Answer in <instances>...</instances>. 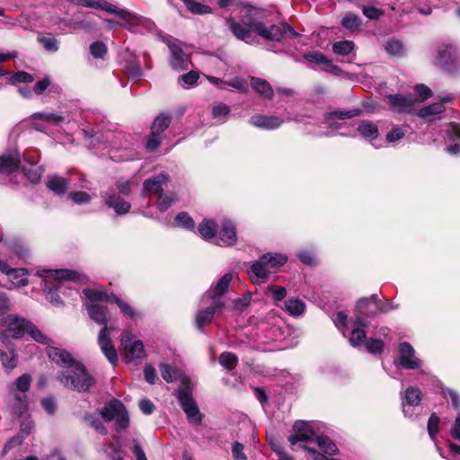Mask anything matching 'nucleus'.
I'll return each mask as SVG.
<instances>
[{
	"label": "nucleus",
	"instance_id": "nucleus-38",
	"mask_svg": "<svg viewBox=\"0 0 460 460\" xmlns=\"http://www.w3.org/2000/svg\"><path fill=\"white\" fill-rule=\"evenodd\" d=\"M304 58L307 61L324 66V69L326 71H333L337 69V66H334L323 53L319 51L306 53L304 55Z\"/></svg>",
	"mask_w": 460,
	"mask_h": 460
},
{
	"label": "nucleus",
	"instance_id": "nucleus-10",
	"mask_svg": "<svg viewBox=\"0 0 460 460\" xmlns=\"http://www.w3.org/2000/svg\"><path fill=\"white\" fill-rule=\"evenodd\" d=\"M31 377L29 374H23L19 376L10 391L18 405L15 407L14 411L17 415L23 414L28 408L27 392L31 387Z\"/></svg>",
	"mask_w": 460,
	"mask_h": 460
},
{
	"label": "nucleus",
	"instance_id": "nucleus-37",
	"mask_svg": "<svg viewBox=\"0 0 460 460\" xmlns=\"http://www.w3.org/2000/svg\"><path fill=\"white\" fill-rule=\"evenodd\" d=\"M198 230L199 234L205 240H210L216 238L217 233V225L212 219L205 218L199 225Z\"/></svg>",
	"mask_w": 460,
	"mask_h": 460
},
{
	"label": "nucleus",
	"instance_id": "nucleus-28",
	"mask_svg": "<svg viewBox=\"0 0 460 460\" xmlns=\"http://www.w3.org/2000/svg\"><path fill=\"white\" fill-rule=\"evenodd\" d=\"M249 123L261 129L273 130L279 128L284 123V119L274 115L255 114L250 118Z\"/></svg>",
	"mask_w": 460,
	"mask_h": 460
},
{
	"label": "nucleus",
	"instance_id": "nucleus-24",
	"mask_svg": "<svg viewBox=\"0 0 460 460\" xmlns=\"http://www.w3.org/2000/svg\"><path fill=\"white\" fill-rule=\"evenodd\" d=\"M72 3L84 7L104 10L109 13L117 15L119 18H124L128 15L127 10L119 9L112 4L108 3L106 0H72Z\"/></svg>",
	"mask_w": 460,
	"mask_h": 460
},
{
	"label": "nucleus",
	"instance_id": "nucleus-64",
	"mask_svg": "<svg viewBox=\"0 0 460 460\" xmlns=\"http://www.w3.org/2000/svg\"><path fill=\"white\" fill-rule=\"evenodd\" d=\"M69 198L73 200L74 203L82 205L87 204L92 200L91 195L84 191H75L69 194Z\"/></svg>",
	"mask_w": 460,
	"mask_h": 460
},
{
	"label": "nucleus",
	"instance_id": "nucleus-1",
	"mask_svg": "<svg viewBox=\"0 0 460 460\" xmlns=\"http://www.w3.org/2000/svg\"><path fill=\"white\" fill-rule=\"evenodd\" d=\"M258 13L259 10L257 8L244 5L240 11L242 23L229 18L226 20V25L238 40L248 44L255 43L257 36L268 41L279 43L300 38V35L288 23L270 25V27L265 26L256 18Z\"/></svg>",
	"mask_w": 460,
	"mask_h": 460
},
{
	"label": "nucleus",
	"instance_id": "nucleus-13",
	"mask_svg": "<svg viewBox=\"0 0 460 460\" xmlns=\"http://www.w3.org/2000/svg\"><path fill=\"white\" fill-rule=\"evenodd\" d=\"M322 433L321 431L318 434L315 441L323 453L306 445L303 446V448L310 455L313 460H332L330 459V456L337 453L338 447L327 436Z\"/></svg>",
	"mask_w": 460,
	"mask_h": 460
},
{
	"label": "nucleus",
	"instance_id": "nucleus-61",
	"mask_svg": "<svg viewBox=\"0 0 460 460\" xmlns=\"http://www.w3.org/2000/svg\"><path fill=\"white\" fill-rule=\"evenodd\" d=\"M90 53L95 58H103L107 54V47L102 41H95L90 45Z\"/></svg>",
	"mask_w": 460,
	"mask_h": 460
},
{
	"label": "nucleus",
	"instance_id": "nucleus-8",
	"mask_svg": "<svg viewBox=\"0 0 460 460\" xmlns=\"http://www.w3.org/2000/svg\"><path fill=\"white\" fill-rule=\"evenodd\" d=\"M324 425L316 421L296 420L293 425V434L288 437L289 443L294 446L297 442L308 443L315 440Z\"/></svg>",
	"mask_w": 460,
	"mask_h": 460
},
{
	"label": "nucleus",
	"instance_id": "nucleus-50",
	"mask_svg": "<svg viewBox=\"0 0 460 460\" xmlns=\"http://www.w3.org/2000/svg\"><path fill=\"white\" fill-rule=\"evenodd\" d=\"M355 48V44L351 40H341L332 44V50L337 55L345 56L349 54Z\"/></svg>",
	"mask_w": 460,
	"mask_h": 460
},
{
	"label": "nucleus",
	"instance_id": "nucleus-21",
	"mask_svg": "<svg viewBox=\"0 0 460 460\" xmlns=\"http://www.w3.org/2000/svg\"><path fill=\"white\" fill-rule=\"evenodd\" d=\"M128 16L121 18L124 22V27L133 30L136 32L144 33L145 31H153L155 24L150 19L139 16L136 13L128 11Z\"/></svg>",
	"mask_w": 460,
	"mask_h": 460
},
{
	"label": "nucleus",
	"instance_id": "nucleus-14",
	"mask_svg": "<svg viewBox=\"0 0 460 460\" xmlns=\"http://www.w3.org/2000/svg\"><path fill=\"white\" fill-rule=\"evenodd\" d=\"M207 301L208 302H206L205 304H209V305H208L205 308L199 309L197 312L195 317L197 328L201 332L203 331V328L206 325L209 324L212 322L214 315L217 313H220L225 307V303L220 298L216 297L213 299V301Z\"/></svg>",
	"mask_w": 460,
	"mask_h": 460
},
{
	"label": "nucleus",
	"instance_id": "nucleus-25",
	"mask_svg": "<svg viewBox=\"0 0 460 460\" xmlns=\"http://www.w3.org/2000/svg\"><path fill=\"white\" fill-rule=\"evenodd\" d=\"M390 110L398 113H411L415 101L409 96L402 94H389L386 96Z\"/></svg>",
	"mask_w": 460,
	"mask_h": 460
},
{
	"label": "nucleus",
	"instance_id": "nucleus-62",
	"mask_svg": "<svg viewBox=\"0 0 460 460\" xmlns=\"http://www.w3.org/2000/svg\"><path fill=\"white\" fill-rule=\"evenodd\" d=\"M439 418L436 413H432L428 421V432L432 440H435L438 432Z\"/></svg>",
	"mask_w": 460,
	"mask_h": 460
},
{
	"label": "nucleus",
	"instance_id": "nucleus-26",
	"mask_svg": "<svg viewBox=\"0 0 460 460\" xmlns=\"http://www.w3.org/2000/svg\"><path fill=\"white\" fill-rule=\"evenodd\" d=\"M447 146L446 152L450 155H460V143H456V140H460V124L456 122H450L446 129Z\"/></svg>",
	"mask_w": 460,
	"mask_h": 460
},
{
	"label": "nucleus",
	"instance_id": "nucleus-48",
	"mask_svg": "<svg viewBox=\"0 0 460 460\" xmlns=\"http://www.w3.org/2000/svg\"><path fill=\"white\" fill-rule=\"evenodd\" d=\"M385 49L392 56H403L405 53L402 42L395 39L387 40L385 44Z\"/></svg>",
	"mask_w": 460,
	"mask_h": 460
},
{
	"label": "nucleus",
	"instance_id": "nucleus-2",
	"mask_svg": "<svg viewBox=\"0 0 460 460\" xmlns=\"http://www.w3.org/2000/svg\"><path fill=\"white\" fill-rule=\"evenodd\" d=\"M49 358L66 370L59 371L58 380L66 388L79 393L88 391L94 384V378L87 372L84 366L73 358L66 349L49 346L47 349Z\"/></svg>",
	"mask_w": 460,
	"mask_h": 460
},
{
	"label": "nucleus",
	"instance_id": "nucleus-30",
	"mask_svg": "<svg viewBox=\"0 0 460 460\" xmlns=\"http://www.w3.org/2000/svg\"><path fill=\"white\" fill-rule=\"evenodd\" d=\"M352 330L349 341L351 346L358 347L366 341L367 322L360 315H357L351 322Z\"/></svg>",
	"mask_w": 460,
	"mask_h": 460
},
{
	"label": "nucleus",
	"instance_id": "nucleus-49",
	"mask_svg": "<svg viewBox=\"0 0 460 460\" xmlns=\"http://www.w3.org/2000/svg\"><path fill=\"white\" fill-rule=\"evenodd\" d=\"M360 113H361V110H359V109H353V110L344 111H333V112L328 113L326 115V120L331 123L333 119H350V118L360 115Z\"/></svg>",
	"mask_w": 460,
	"mask_h": 460
},
{
	"label": "nucleus",
	"instance_id": "nucleus-20",
	"mask_svg": "<svg viewBox=\"0 0 460 460\" xmlns=\"http://www.w3.org/2000/svg\"><path fill=\"white\" fill-rule=\"evenodd\" d=\"M168 181L169 176L164 172L146 180L143 184V195L158 197L164 193V189Z\"/></svg>",
	"mask_w": 460,
	"mask_h": 460
},
{
	"label": "nucleus",
	"instance_id": "nucleus-16",
	"mask_svg": "<svg viewBox=\"0 0 460 460\" xmlns=\"http://www.w3.org/2000/svg\"><path fill=\"white\" fill-rule=\"evenodd\" d=\"M121 345L125 358L128 361L142 359L146 357L143 342L139 340H134L128 333H124L121 336Z\"/></svg>",
	"mask_w": 460,
	"mask_h": 460
},
{
	"label": "nucleus",
	"instance_id": "nucleus-3",
	"mask_svg": "<svg viewBox=\"0 0 460 460\" xmlns=\"http://www.w3.org/2000/svg\"><path fill=\"white\" fill-rule=\"evenodd\" d=\"M37 274L43 278V290L46 298L55 306L61 305L59 293L66 295V290L72 291L69 283H84L86 277L76 270H40Z\"/></svg>",
	"mask_w": 460,
	"mask_h": 460
},
{
	"label": "nucleus",
	"instance_id": "nucleus-36",
	"mask_svg": "<svg viewBox=\"0 0 460 460\" xmlns=\"http://www.w3.org/2000/svg\"><path fill=\"white\" fill-rule=\"evenodd\" d=\"M46 185L55 194L61 195L66 191L68 181L58 175H52L48 178Z\"/></svg>",
	"mask_w": 460,
	"mask_h": 460
},
{
	"label": "nucleus",
	"instance_id": "nucleus-42",
	"mask_svg": "<svg viewBox=\"0 0 460 460\" xmlns=\"http://www.w3.org/2000/svg\"><path fill=\"white\" fill-rule=\"evenodd\" d=\"M83 293L88 299L85 304H102L103 301L109 299L107 292L101 289L84 288Z\"/></svg>",
	"mask_w": 460,
	"mask_h": 460
},
{
	"label": "nucleus",
	"instance_id": "nucleus-27",
	"mask_svg": "<svg viewBox=\"0 0 460 460\" xmlns=\"http://www.w3.org/2000/svg\"><path fill=\"white\" fill-rule=\"evenodd\" d=\"M170 66L173 70L182 71L188 69V55L175 43L169 41Z\"/></svg>",
	"mask_w": 460,
	"mask_h": 460
},
{
	"label": "nucleus",
	"instance_id": "nucleus-58",
	"mask_svg": "<svg viewBox=\"0 0 460 460\" xmlns=\"http://www.w3.org/2000/svg\"><path fill=\"white\" fill-rule=\"evenodd\" d=\"M39 42L49 52H56L58 50L59 42L53 36L40 37Z\"/></svg>",
	"mask_w": 460,
	"mask_h": 460
},
{
	"label": "nucleus",
	"instance_id": "nucleus-33",
	"mask_svg": "<svg viewBox=\"0 0 460 460\" xmlns=\"http://www.w3.org/2000/svg\"><path fill=\"white\" fill-rule=\"evenodd\" d=\"M249 274L252 281L255 284L264 282L269 278L270 270L261 256L252 263Z\"/></svg>",
	"mask_w": 460,
	"mask_h": 460
},
{
	"label": "nucleus",
	"instance_id": "nucleus-7",
	"mask_svg": "<svg viewBox=\"0 0 460 460\" xmlns=\"http://www.w3.org/2000/svg\"><path fill=\"white\" fill-rule=\"evenodd\" d=\"M437 63L448 74L460 72V50L454 44H441L437 50Z\"/></svg>",
	"mask_w": 460,
	"mask_h": 460
},
{
	"label": "nucleus",
	"instance_id": "nucleus-9",
	"mask_svg": "<svg viewBox=\"0 0 460 460\" xmlns=\"http://www.w3.org/2000/svg\"><path fill=\"white\" fill-rule=\"evenodd\" d=\"M178 401L190 422L200 424L202 414L191 394L190 384H183L177 392Z\"/></svg>",
	"mask_w": 460,
	"mask_h": 460
},
{
	"label": "nucleus",
	"instance_id": "nucleus-11",
	"mask_svg": "<svg viewBox=\"0 0 460 460\" xmlns=\"http://www.w3.org/2000/svg\"><path fill=\"white\" fill-rule=\"evenodd\" d=\"M394 364L404 369L420 370L422 374H427L420 369L422 361L416 356L415 349L409 342H402L398 347V356L394 358Z\"/></svg>",
	"mask_w": 460,
	"mask_h": 460
},
{
	"label": "nucleus",
	"instance_id": "nucleus-57",
	"mask_svg": "<svg viewBox=\"0 0 460 460\" xmlns=\"http://www.w3.org/2000/svg\"><path fill=\"white\" fill-rule=\"evenodd\" d=\"M229 112H230L229 107L223 103L215 105L212 109L213 118L217 119L221 123L226 121V117L228 116Z\"/></svg>",
	"mask_w": 460,
	"mask_h": 460
},
{
	"label": "nucleus",
	"instance_id": "nucleus-5",
	"mask_svg": "<svg viewBox=\"0 0 460 460\" xmlns=\"http://www.w3.org/2000/svg\"><path fill=\"white\" fill-rule=\"evenodd\" d=\"M31 322L17 314L0 313V341H11L10 339H21L27 334Z\"/></svg>",
	"mask_w": 460,
	"mask_h": 460
},
{
	"label": "nucleus",
	"instance_id": "nucleus-34",
	"mask_svg": "<svg viewBox=\"0 0 460 460\" xmlns=\"http://www.w3.org/2000/svg\"><path fill=\"white\" fill-rule=\"evenodd\" d=\"M358 308L361 314H368V313L373 314L376 313V311L387 312L393 307L391 305L378 306L377 297L373 295L370 298L360 299L358 303Z\"/></svg>",
	"mask_w": 460,
	"mask_h": 460
},
{
	"label": "nucleus",
	"instance_id": "nucleus-17",
	"mask_svg": "<svg viewBox=\"0 0 460 460\" xmlns=\"http://www.w3.org/2000/svg\"><path fill=\"white\" fill-rule=\"evenodd\" d=\"M36 152H28L23 155L24 164L21 165L23 174L33 184L40 182L43 173V167L37 164Z\"/></svg>",
	"mask_w": 460,
	"mask_h": 460
},
{
	"label": "nucleus",
	"instance_id": "nucleus-59",
	"mask_svg": "<svg viewBox=\"0 0 460 460\" xmlns=\"http://www.w3.org/2000/svg\"><path fill=\"white\" fill-rule=\"evenodd\" d=\"M199 79V73L197 71H190L179 77L178 83L180 85L189 88L193 86Z\"/></svg>",
	"mask_w": 460,
	"mask_h": 460
},
{
	"label": "nucleus",
	"instance_id": "nucleus-46",
	"mask_svg": "<svg viewBox=\"0 0 460 460\" xmlns=\"http://www.w3.org/2000/svg\"><path fill=\"white\" fill-rule=\"evenodd\" d=\"M27 334H29L35 341L47 345L48 348L53 343V341L43 333L33 323H31Z\"/></svg>",
	"mask_w": 460,
	"mask_h": 460
},
{
	"label": "nucleus",
	"instance_id": "nucleus-18",
	"mask_svg": "<svg viewBox=\"0 0 460 460\" xmlns=\"http://www.w3.org/2000/svg\"><path fill=\"white\" fill-rule=\"evenodd\" d=\"M65 117L60 112H36L31 116V126L38 131L45 132L47 126H58Z\"/></svg>",
	"mask_w": 460,
	"mask_h": 460
},
{
	"label": "nucleus",
	"instance_id": "nucleus-60",
	"mask_svg": "<svg viewBox=\"0 0 460 460\" xmlns=\"http://www.w3.org/2000/svg\"><path fill=\"white\" fill-rule=\"evenodd\" d=\"M114 420L115 428L118 432H120L128 428L129 424V417L125 406H123L122 411Z\"/></svg>",
	"mask_w": 460,
	"mask_h": 460
},
{
	"label": "nucleus",
	"instance_id": "nucleus-41",
	"mask_svg": "<svg viewBox=\"0 0 460 460\" xmlns=\"http://www.w3.org/2000/svg\"><path fill=\"white\" fill-rule=\"evenodd\" d=\"M282 323V319L278 315L274 310L267 313L265 317L261 319V326L264 330L271 329L273 332L279 330V325Z\"/></svg>",
	"mask_w": 460,
	"mask_h": 460
},
{
	"label": "nucleus",
	"instance_id": "nucleus-6",
	"mask_svg": "<svg viewBox=\"0 0 460 460\" xmlns=\"http://www.w3.org/2000/svg\"><path fill=\"white\" fill-rule=\"evenodd\" d=\"M83 134L84 137L89 140V145L93 148L97 147V146L100 144L109 143L111 147V151H109V155L111 160L119 162L129 158L128 155H116L112 154L119 148L117 140L120 139L122 137L120 133L114 134L112 132L107 131L102 135H99L93 128H84Z\"/></svg>",
	"mask_w": 460,
	"mask_h": 460
},
{
	"label": "nucleus",
	"instance_id": "nucleus-54",
	"mask_svg": "<svg viewBox=\"0 0 460 460\" xmlns=\"http://www.w3.org/2000/svg\"><path fill=\"white\" fill-rule=\"evenodd\" d=\"M186 7L193 14L202 15L212 13V8L210 6L196 2L194 0L190 3H187Z\"/></svg>",
	"mask_w": 460,
	"mask_h": 460
},
{
	"label": "nucleus",
	"instance_id": "nucleus-52",
	"mask_svg": "<svg viewBox=\"0 0 460 460\" xmlns=\"http://www.w3.org/2000/svg\"><path fill=\"white\" fill-rule=\"evenodd\" d=\"M238 362L237 357L232 352H224L219 357V363L227 370L234 369Z\"/></svg>",
	"mask_w": 460,
	"mask_h": 460
},
{
	"label": "nucleus",
	"instance_id": "nucleus-29",
	"mask_svg": "<svg viewBox=\"0 0 460 460\" xmlns=\"http://www.w3.org/2000/svg\"><path fill=\"white\" fill-rule=\"evenodd\" d=\"M451 101V96H446L440 102H435L420 109L417 115L429 122L434 121L436 119L440 118L439 116L444 113L446 110L444 103Z\"/></svg>",
	"mask_w": 460,
	"mask_h": 460
},
{
	"label": "nucleus",
	"instance_id": "nucleus-4",
	"mask_svg": "<svg viewBox=\"0 0 460 460\" xmlns=\"http://www.w3.org/2000/svg\"><path fill=\"white\" fill-rule=\"evenodd\" d=\"M84 306L91 320L102 327L98 335V344L108 361L115 366L119 358L109 333L111 317L107 306L103 304H84Z\"/></svg>",
	"mask_w": 460,
	"mask_h": 460
},
{
	"label": "nucleus",
	"instance_id": "nucleus-47",
	"mask_svg": "<svg viewBox=\"0 0 460 460\" xmlns=\"http://www.w3.org/2000/svg\"><path fill=\"white\" fill-rule=\"evenodd\" d=\"M361 19L354 13H346L342 18L341 24L349 31H358L361 26Z\"/></svg>",
	"mask_w": 460,
	"mask_h": 460
},
{
	"label": "nucleus",
	"instance_id": "nucleus-53",
	"mask_svg": "<svg viewBox=\"0 0 460 460\" xmlns=\"http://www.w3.org/2000/svg\"><path fill=\"white\" fill-rule=\"evenodd\" d=\"M171 123V118L161 114L155 118L152 125V131L161 134L164 131Z\"/></svg>",
	"mask_w": 460,
	"mask_h": 460
},
{
	"label": "nucleus",
	"instance_id": "nucleus-45",
	"mask_svg": "<svg viewBox=\"0 0 460 460\" xmlns=\"http://www.w3.org/2000/svg\"><path fill=\"white\" fill-rule=\"evenodd\" d=\"M285 308L290 315L299 316L305 312V305L301 299L290 298L286 301Z\"/></svg>",
	"mask_w": 460,
	"mask_h": 460
},
{
	"label": "nucleus",
	"instance_id": "nucleus-55",
	"mask_svg": "<svg viewBox=\"0 0 460 460\" xmlns=\"http://www.w3.org/2000/svg\"><path fill=\"white\" fill-rule=\"evenodd\" d=\"M161 376L167 383H172L177 378V371L172 366L162 363L159 365Z\"/></svg>",
	"mask_w": 460,
	"mask_h": 460
},
{
	"label": "nucleus",
	"instance_id": "nucleus-15",
	"mask_svg": "<svg viewBox=\"0 0 460 460\" xmlns=\"http://www.w3.org/2000/svg\"><path fill=\"white\" fill-rule=\"evenodd\" d=\"M402 410L403 415L412 418L415 414V409L422 400L421 391L415 386H409L404 392H401Z\"/></svg>",
	"mask_w": 460,
	"mask_h": 460
},
{
	"label": "nucleus",
	"instance_id": "nucleus-51",
	"mask_svg": "<svg viewBox=\"0 0 460 460\" xmlns=\"http://www.w3.org/2000/svg\"><path fill=\"white\" fill-rule=\"evenodd\" d=\"M177 226L186 230H193L195 228L194 220L187 212L179 213L174 218Z\"/></svg>",
	"mask_w": 460,
	"mask_h": 460
},
{
	"label": "nucleus",
	"instance_id": "nucleus-56",
	"mask_svg": "<svg viewBox=\"0 0 460 460\" xmlns=\"http://www.w3.org/2000/svg\"><path fill=\"white\" fill-rule=\"evenodd\" d=\"M175 202V196L173 194H161L157 197L156 207L159 211H166L172 203Z\"/></svg>",
	"mask_w": 460,
	"mask_h": 460
},
{
	"label": "nucleus",
	"instance_id": "nucleus-32",
	"mask_svg": "<svg viewBox=\"0 0 460 460\" xmlns=\"http://www.w3.org/2000/svg\"><path fill=\"white\" fill-rule=\"evenodd\" d=\"M6 349H0V362L4 368L13 369L18 365V353L12 341L2 342Z\"/></svg>",
	"mask_w": 460,
	"mask_h": 460
},
{
	"label": "nucleus",
	"instance_id": "nucleus-43",
	"mask_svg": "<svg viewBox=\"0 0 460 460\" xmlns=\"http://www.w3.org/2000/svg\"><path fill=\"white\" fill-rule=\"evenodd\" d=\"M261 256L262 257V260L265 261V262L269 266L270 270L280 267L288 261L287 255H285L283 253L268 252V253H264Z\"/></svg>",
	"mask_w": 460,
	"mask_h": 460
},
{
	"label": "nucleus",
	"instance_id": "nucleus-40",
	"mask_svg": "<svg viewBox=\"0 0 460 460\" xmlns=\"http://www.w3.org/2000/svg\"><path fill=\"white\" fill-rule=\"evenodd\" d=\"M111 300L119 306L120 312L125 316H127L132 320H137L140 316V314L138 311L135 310L128 303H127L126 301H124L118 296L113 295L111 297Z\"/></svg>",
	"mask_w": 460,
	"mask_h": 460
},
{
	"label": "nucleus",
	"instance_id": "nucleus-22",
	"mask_svg": "<svg viewBox=\"0 0 460 460\" xmlns=\"http://www.w3.org/2000/svg\"><path fill=\"white\" fill-rule=\"evenodd\" d=\"M236 227L230 219H224L218 236L215 238V243L220 246H232L236 243Z\"/></svg>",
	"mask_w": 460,
	"mask_h": 460
},
{
	"label": "nucleus",
	"instance_id": "nucleus-35",
	"mask_svg": "<svg viewBox=\"0 0 460 460\" xmlns=\"http://www.w3.org/2000/svg\"><path fill=\"white\" fill-rule=\"evenodd\" d=\"M123 406L121 402L113 399L101 410L100 414L104 420L111 421L122 411Z\"/></svg>",
	"mask_w": 460,
	"mask_h": 460
},
{
	"label": "nucleus",
	"instance_id": "nucleus-31",
	"mask_svg": "<svg viewBox=\"0 0 460 460\" xmlns=\"http://www.w3.org/2000/svg\"><path fill=\"white\" fill-rule=\"evenodd\" d=\"M232 278V274H225L217 281L215 287H211V288L203 295L201 298V303H206L208 302L207 300L213 301V299L216 297L220 298L222 300V296L227 292Z\"/></svg>",
	"mask_w": 460,
	"mask_h": 460
},
{
	"label": "nucleus",
	"instance_id": "nucleus-44",
	"mask_svg": "<svg viewBox=\"0 0 460 460\" xmlns=\"http://www.w3.org/2000/svg\"><path fill=\"white\" fill-rule=\"evenodd\" d=\"M358 130L364 137L371 140L378 137L377 126L372 121H362L358 127Z\"/></svg>",
	"mask_w": 460,
	"mask_h": 460
},
{
	"label": "nucleus",
	"instance_id": "nucleus-12",
	"mask_svg": "<svg viewBox=\"0 0 460 460\" xmlns=\"http://www.w3.org/2000/svg\"><path fill=\"white\" fill-rule=\"evenodd\" d=\"M0 271L7 277L4 287L8 289L28 285V271L23 268H13L7 261L0 259Z\"/></svg>",
	"mask_w": 460,
	"mask_h": 460
},
{
	"label": "nucleus",
	"instance_id": "nucleus-39",
	"mask_svg": "<svg viewBox=\"0 0 460 460\" xmlns=\"http://www.w3.org/2000/svg\"><path fill=\"white\" fill-rule=\"evenodd\" d=\"M251 85L255 92L265 98L270 99L273 96L272 87L263 79L252 77Z\"/></svg>",
	"mask_w": 460,
	"mask_h": 460
},
{
	"label": "nucleus",
	"instance_id": "nucleus-19",
	"mask_svg": "<svg viewBox=\"0 0 460 460\" xmlns=\"http://www.w3.org/2000/svg\"><path fill=\"white\" fill-rule=\"evenodd\" d=\"M105 206L114 210L117 216L126 215L131 208V204L115 193L114 190H109L101 193Z\"/></svg>",
	"mask_w": 460,
	"mask_h": 460
},
{
	"label": "nucleus",
	"instance_id": "nucleus-63",
	"mask_svg": "<svg viewBox=\"0 0 460 460\" xmlns=\"http://www.w3.org/2000/svg\"><path fill=\"white\" fill-rule=\"evenodd\" d=\"M366 348L369 353L380 354L384 349V342L379 339H369L366 341Z\"/></svg>",
	"mask_w": 460,
	"mask_h": 460
},
{
	"label": "nucleus",
	"instance_id": "nucleus-23",
	"mask_svg": "<svg viewBox=\"0 0 460 460\" xmlns=\"http://www.w3.org/2000/svg\"><path fill=\"white\" fill-rule=\"evenodd\" d=\"M21 167V154L18 150H9L0 155V174L9 175Z\"/></svg>",
	"mask_w": 460,
	"mask_h": 460
}]
</instances>
